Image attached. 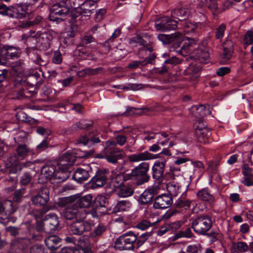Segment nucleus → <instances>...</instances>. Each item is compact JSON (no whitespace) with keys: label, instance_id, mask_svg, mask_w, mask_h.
Returning a JSON list of instances; mask_svg holds the SVG:
<instances>
[{"label":"nucleus","instance_id":"obj_47","mask_svg":"<svg viewBox=\"0 0 253 253\" xmlns=\"http://www.w3.org/2000/svg\"><path fill=\"white\" fill-rule=\"evenodd\" d=\"M25 194V188H21L17 190H16L13 193V198L12 201L14 205L15 204L14 203H20L23 198L24 197V194ZM16 205L18 206L17 204Z\"/></svg>","mask_w":253,"mask_h":253},{"label":"nucleus","instance_id":"obj_3","mask_svg":"<svg viewBox=\"0 0 253 253\" xmlns=\"http://www.w3.org/2000/svg\"><path fill=\"white\" fill-rule=\"evenodd\" d=\"M137 239V235L132 232H127L116 239L115 248L120 251L132 250Z\"/></svg>","mask_w":253,"mask_h":253},{"label":"nucleus","instance_id":"obj_42","mask_svg":"<svg viewBox=\"0 0 253 253\" xmlns=\"http://www.w3.org/2000/svg\"><path fill=\"white\" fill-rule=\"evenodd\" d=\"M123 178H124V175H117L115 177L111 179V185L112 186L111 191H116L117 189H118L119 187L124 184Z\"/></svg>","mask_w":253,"mask_h":253},{"label":"nucleus","instance_id":"obj_26","mask_svg":"<svg viewBox=\"0 0 253 253\" xmlns=\"http://www.w3.org/2000/svg\"><path fill=\"white\" fill-rule=\"evenodd\" d=\"M31 162L26 163H18L15 165H11L9 168H5L9 169L8 173L10 175L18 174L24 168H27L32 166Z\"/></svg>","mask_w":253,"mask_h":253},{"label":"nucleus","instance_id":"obj_61","mask_svg":"<svg viewBox=\"0 0 253 253\" xmlns=\"http://www.w3.org/2000/svg\"><path fill=\"white\" fill-rule=\"evenodd\" d=\"M4 214L2 213L0 214L1 216L0 217V222L3 224H7L8 222L10 221L11 220L14 222L15 220V218L13 217H11L10 215L11 214H9L8 212H6V210L4 212Z\"/></svg>","mask_w":253,"mask_h":253},{"label":"nucleus","instance_id":"obj_2","mask_svg":"<svg viewBox=\"0 0 253 253\" xmlns=\"http://www.w3.org/2000/svg\"><path fill=\"white\" fill-rule=\"evenodd\" d=\"M59 223L58 217L56 215L48 214L45 216L42 220L37 221L36 228L38 231H43L50 234L57 230Z\"/></svg>","mask_w":253,"mask_h":253},{"label":"nucleus","instance_id":"obj_19","mask_svg":"<svg viewBox=\"0 0 253 253\" xmlns=\"http://www.w3.org/2000/svg\"><path fill=\"white\" fill-rule=\"evenodd\" d=\"M155 158L152 154L148 151L130 155L127 157L130 162L137 163L140 161H146Z\"/></svg>","mask_w":253,"mask_h":253},{"label":"nucleus","instance_id":"obj_9","mask_svg":"<svg viewBox=\"0 0 253 253\" xmlns=\"http://www.w3.org/2000/svg\"><path fill=\"white\" fill-rule=\"evenodd\" d=\"M20 54V49L12 46L4 45L0 49V64L5 65L9 59L18 58Z\"/></svg>","mask_w":253,"mask_h":253},{"label":"nucleus","instance_id":"obj_63","mask_svg":"<svg viewBox=\"0 0 253 253\" xmlns=\"http://www.w3.org/2000/svg\"><path fill=\"white\" fill-rule=\"evenodd\" d=\"M120 34L121 30L119 29H117L112 34L111 38L105 42L104 45L108 48L107 50H109L110 48L109 42H112L115 38H117L120 35Z\"/></svg>","mask_w":253,"mask_h":253},{"label":"nucleus","instance_id":"obj_54","mask_svg":"<svg viewBox=\"0 0 253 253\" xmlns=\"http://www.w3.org/2000/svg\"><path fill=\"white\" fill-rule=\"evenodd\" d=\"M32 176L29 172H25L21 176L20 183L23 185L28 184L31 181Z\"/></svg>","mask_w":253,"mask_h":253},{"label":"nucleus","instance_id":"obj_51","mask_svg":"<svg viewBox=\"0 0 253 253\" xmlns=\"http://www.w3.org/2000/svg\"><path fill=\"white\" fill-rule=\"evenodd\" d=\"M24 70L22 64L20 62H17L12 67L11 73L13 76H18L22 73Z\"/></svg>","mask_w":253,"mask_h":253},{"label":"nucleus","instance_id":"obj_50","mask_svg":"<svg viewBox=\"0 0 253 253\" xmlns=\"http://www.w3.org/2000/svg\"><path fill=\"white\" fill-rule=\"evenodd\" d=\"M154 225V222H151L149 220L144 219L138 222L136 225V227L142 230H145L150 227H153Z\"/></svg>","mask_w":253,"mask_h":253},{"label":"nucleus","instance_id":"obj_59","mask_svg":"<svg viewBox=\"0 0 253 253\" xmlns=\"http://www.w3.org/2000/svg\"><path fill=\"white\" fill-rule=\"evenodd\" d=\"M207 5L213 14L215 15L218 10V5L216 0H207Z\"/></svg>","mask_w":253,"mask_h":253},{"label":"nucleus","instance_id":"obj_11","mask_svg":"<svg viewBox=\"0 0 253 253\" xmlns=\"http://www.w3.org/2000/svg\"><path fill=\"white\" fill-rule=\"evenodd\" d=\"M86 213L84 210L77 209L74 205H68L64 211L63 216L66 220H77L79 218H85Z\"/></svg>","mask_w":253,"mask_h":253},{"label":"nucleus","instance_id":"obj_31","mask_svg":"<svg viewBox=\"0 0 253 253\" xmlns=\"http://www.w3.org/2000/svg\"><path fill=\"white\" fill-rule=\"evenodd\" d=\"M69 177V173L68 170L58 168V170H55L51 181L56 180L55 182L60 183L66 180Z\"/></svg>","mask_w":253,"mask_h":253},{"label":"nucleus","instance_id":"obj_53","mask_svg":"<svg viewBox=\"0 0 253 253\" xmlns=\"http://www.w3.org/2000/svg\"><path fill=\"white\" fill-rule=\"evenodd\" d=\"M19 157L15 154L10 155L5 162V168H9L11 165H15L18 161Z\"/></svg>","mask_w":253,"mask_h":253},{"label":"nucleus","instance_id":"obj_46","mask_svg":"<svg viewBox=\"0 0 253 253\" xmlns=\"http://www.w3.org/2000/svg\"><path fill=\"white\" fill-rule=\"evenodd\" d=\"M179 186L177 183L174 182H170L167 184V189L171 197L176 196L178 194Z\"/></svg>","mask_w":253,"mask_h":253},{"label":"nucleus","instance_id":"obj_58","mask_svg":"<svg viewBox=\"0 0 253 253\" xmlns=\"http://www.w3.org/2000/svg\"><path fill=\"white\" fill-rule=\"evenodd\" d=\"M151 235V232H146L137 238L136 242L138 247L142 246Z\"/></svg>","mask_w":253,"mask_h":253},{"label":"nucleus","instance_id":"obj_32","mask_svg":"<svg viewBox=\"0 0 253 253\" xmlns=\"http://www.w3.org/2000/svg\"><path fill=\"white\" fill-rule=\"evenodd\" d=\"M189 11L185 8L175 9L171 11V17L177 19L179 21L186 20L189 16Z\"/></svg>","mask_w":253,"mask_h":253},{"label":"nucleus","instance_id":"obj_5","mask_svg":"<svg viewBox=\"0 0 253 253\" xmlns=\"http://www.w3.org/2000/svg\"><path fill=\"white\" fill-rule=\"evenodd\" d=\"M212 221L210 216L202 215L195 218L192 223V227L197 234L205 235L212 226Z\"/></svg>","mask_w":253,"mask_h":253},{"label":"nucleus","instance_id":"obj_16","mask_svg":"<svg viewBox=\"0 0 253 253\" xmlns=\"http://www.w3.org/2000/svg\"><path fill=\"white\" fill-rule=\"evenodd\" d=\"M108 173V171L107 170H98L90 180L92 187L95 188L103 186L106 182Z\"/></svg>","mask_w":253,"mask_h":253},{"label":"nucleus","instance_id":"obj_34","mask_svg":"<svg viewBox=\"0 0 253 253\" xmlns=\"http://www.w3.org/2000/svg\"><path fill=\"white\" fill-rule=\"evenodd\" d=\"M96 2L92 0L84 1L81 4V7L84 11V16H89L96 8Z\"/></svg>","mask_w":253,"mask_h":253},{"label":"nucleus","instance_id":"obj_23","mask_svg":"<svg viewBox=\"0 0 253 253\" xmlns=\"http://www.w3.org/2000/svg\"><path fill=\"white\" fill-rule=\"evenodd\" d=\"M55 34L52 31L41 32L39 35V42L43 44L44 46H49L50 42L55 37Z\"/></svg>","mask_w":253,"mask_h":253},{"label":"nucleus","instance_id":"obj_30","mask_svg":"<svg viewBox=\"0 0 253 253\" xmlns=\"http://www.w3.org/2000/svg\"><path fill=\"white\" fill-rule=\"evenodd\" d=\"M193 115L198 118H202L210 113L209 106L200 105L192 107Z\"/></svg>","mask_w":253,"mask_h":253},{"label":"nucleus","instance_id":"obj_60","mask_svg":"<svg viewBox=\"0 0 253 253\" xmlns=\"http://www.w3.org/2000/svg\"><path fill=\"white\" fill-rule=\"evenodd\" d=\"M4 214L2 213L0 214L1 216L0 217V222L3 224H7L8 222L10 221L11 220L14 222L15 220V218L13 217H11L10 215L11 214H9L8 212H6V210L4 212Z\"/></svg>","mask_w":253,"mask_h":253},{"label":"nucleus","instance_id":"obj_62","mask_svg":"<svg viewBox=\"0 0 253 253\" xmlns=\"http://www.w3.org/2000/svg\"><path fill=\"white\" fill-rule=\"evenodd\" d=\"M233 51L223 49V52L220 54L221 62L224 63L228 61L231 57Z\"/></svg>","mask_w":253,"mask_h":253},{"label":"nucleus","instance_id":"obj_37","mask_svg":"<svg viewBox=\"0 0 253 253\" xmlns=\"http://www.w3.org/2000/svg\"><path fill=\"white\" fill-rule=\"evenodd\" d=\"M179 32H176L171 35L159 34L158 36V39L164 44H169L174 42L177 36H179Z\"/></svg>","mask_w":253,"mask_h":253},{"label":"nucleus","instance_id":"obj_55","mask_svg":"<svg viewBox=\"0 0 253 253\" xmlns=\"http://www.w3.org/2000/svg\"><path fill=\"white\" fill-rule=\"evenodd\" d=\"M193 233L189 227L186 228L184 231H179L176 234V238L185 237L190 238L192 237Z\"/></svg>","mask_w":253,"mask_h":253},{"label":"nucleus","instance_id":"obj_7","mask_svg":"<svg viewBox=\"0 0 253 253\" xmlns=\"http://www.w3.org/2000/svg\"><path fill=\"white\" fill-rule=\"evenodd\" d=\"M0 14L7 15L13 18L22 19L29 14L26 13L23 8L19 5L7 7L3 4H0Z\"/></svg>","mask_w":253,"mask_h":253},{"label":"nucleus","instance_id":"obj_21","mask_svg":"<svg viewBox=\"0 0 253 253\" xmlns=\"http://www.w3.org/2000/svg\"><path fill=\"white\" fill-rule=\"evenodd\" d=\"M179 63V60L175 56H172L169 59L164 60V64L160 68H157V72L161 75L164 74L168 72V70L172 67V65H175Z\"/></svg>","mask_w":253,"mask_h":253},{"label":"nucleus","instance_id":"obj_43","mask_svg":"<svg viewBox=\"0 0 253 253\" xmlns=\"http://www.w3.org/2000/svg\"><path fill=\"white\" fill-rule=\"evenodd\" d=\"M203 164L200 161L192 162L190 160V162L187 164V168H185V171L188 173H193L195 171V168H202Z\"/></svg>","mask_w":253,"mask_h":253},{"label":"nucleus","instance_id":"obj_1","mask_svg":"<svg viewBox=\"0 0 253 253\" xmlns=\"http://www.w3.org/2000/svg\"><path fill=\"white\" fill-rule=\"evenodd\" d=\"M149 169V164L146 162L140 163L133 169L131 172L124 174V178L126 180L132 179L136 180V184L140 185L147 182L150 179L148 174Z\"/></svg>","mask_w":253,"mask_h":253},{"label":"nucleus","instance_id":"obj_4","mask_svg":"<svg viewBox=\"0 0 253 253\" xmlns=\"http://www.w3.org/2000/svg\"><path fill=\"white\" fill-rule=\"evenodd\" d=\"M71 6V0H61L58 3L53 5L50 10V18L54 21L55 19H59L58 16L63 17L70 14Z\"/></svg>","mask_w":253,"mask_h":253},{"label":"nucleus","instance_id":"obj_52","mask_svg":"<svg viewBox=\"0 0 253 253\" xmlns=\"http://www.w3.org/2000/svg\"><path fill=\"white\" fill-rule=\"evenodd\" d=\"M42 18L40 16H38L33 21H28L22 23L19 25V27L22 28H27L34 25L39 24L42 20Z\"/></svg>","mask_w":253,"mask_h":253},{"label":"nucleus","instance_id":"obj_36","mask_svg":"<svg viewBox=\"0 0 253 253\" xmlns=\"http://www.w3.org/2000/svg\"><path fill=\"white\" fill-rule=\"evenodd\" d=\"M107 226L103 223H99L90 233V237L92 238L101 237L106 231Z\"/></svg>","mask_w":253,"mask_h":253},{"label":"nucleus","instance_id":"obj_57","mask_svg":"<svg viewBox=\"0 0 253 253\" xmlns=\"http://www.w3.org/2000/svg\"><path fill=\"white\" fill-rule=\"evenodd\" d=\"M30 253H47L45 248L41 245H34L30 249Z\"/></svg>","mask_w":253,"mask_h":253},{"label":"nucleus","instance_id":"obj_49","mask_svg":"<svg viewBox=\"0 0 253 253\" xmlns=\"http://www.w3.org/2000/svg\"><path fill=\"white\" fill-rule=\"evenodd\" d=\"M74 202V196L64 197L59 199L57 202V205L60 207H64L68 205H71Z\"/></svg>","mask_w":253,"mask_h":253},{"label":"nucleus","instance_id":"obj_56","mask_svg":"<svg viewBox=\"0 0 253 253\" xmlns=\"http://www.w3.org/2000/svg\"><path fill=\"white\" fill-rule=\"evenodd\" d=\"M191 201L186 200L184 198H181L178 200L176 203V207L178 208H183L185 209L189 208Z\"/></svg>","mask_w":253,"mask_h":253},{"label":"nucleus","instance_id":"obj_33","mask_svg":"<svg viewBox=\"0 0 253 253\" xmlns=\"http://www.w3.org/2000/svg\"><path fill=\"white\" fill-rule=\"evenodd\" d=\"M100 142V139L98 137L91 135V133H88V135H82L77 140V143H82L84 145H86L88 143L94 144V143H99Z\"/></svg>","mask_w":253,"mask_h":253},{"label":"nucleus","instance_id":"obj_27","mask_svg":"<svg viewBox=\"0 0 253 253\" xmlns=\"http://www.w3.org/2000/svg\"><path fill=\"white\" fill-rule=\"evenodd\" d=\"M55 170L56 168L54 165L50 164L46 165L42 168L41 176L51 181Z\"/></svg>","mask_w":253,"mask_h":253},{"label":"nucleus","instance_id":"obj_48","mask_svg":"<svg viewBox=\"0 0 253 253\" xmlns=\"http://www.w3.org/2000/svg\"><path fill=\"white\" fill-rule=\"evenodd\" d=\"M40 78V75L36 73L34 74L29 75L28 76L25 80H23L26 85L31 84L33 85H36L39 82V80Z\"/></svg>","mask_w":253,"mask_h":253},{"label":"nucleus","instance_id":"obj_40","mask_svg":"<svg viewBox=\"0 0 253 253\" xmlns=\"http://www.w3.org/2000/svg\"><path fill=\"white\" fill-rule=\"evenodd\" d=\"M197 195L198 198L202 201L212 203L214 201L213 196L206 189H203L198 192Z\"/></svg>","mask_w":253,"mask_h":253},{"label":"nucleus","instance_id":"obj_25","mask_svg":"<svg viewBox=\"0 0 253 253\" xmlns=\"http://www.w3.org/2000/svg\"><path fill=\"white\" fill-rule=\"evenodd\" d=\"M165 163L162 162H156L152 168V176L154 179L160 180L163 177Z\"/></svg>","mask_w":253,"mask_h":253},{"label":"nucleus","instance_id":"obj_38","mask_svg":"<svg viewBox=\"0 0 253 253\" xmlns=\"http://www.w3.org/2000/svg\"><path fill=\"white\" fill-rule=\"evenodd\" d=\"M102 67L96 69H91L89 68H85L77 72V75L79 77H84L87 76H91L97 74L100 71H102Z\"/></svg>","mask_w":253,"mask_h":253},{"label":"nucleus","instance_id":"obj_64","mask_svg":"<svg viewBox=\"0 0 253 253\" xmlns=\"http://www.w3.org/2000/svg\"><path fill=\"white\" fill-rule=\"evenodd\" d=\"M244 41L246 44L245 46V48H246L248 45L253 42V32L250 31H248L244 36Z\"/></svg>","mask_w":253,"mask_h":253},{"label":"nucleus","instance_id":"obj_10","mask_svg":"<svg viewBox=\"0 0 253 253\" xmlns=\"http://www.w3.org/2000/svg\"><path fill=\"white\" fill-rule=\"evenodd\" d=\"M178 21L168 17H163L156 21L155 27L157 30L165 32L177 28Z\"/></svg>","mask_w":253,"mask_h":253},{"label":"nucleus","instance_id":"obj_13","mask_svg":"<svg viewBox=\"0 0 253 253\" xmlns=\"http://www.w3.org/2000/svg\"><path fill=\"white\" fill-rule=\"evenodd\" d=\"M14 98L21 100L26 98L31 97V96H26V92L27 91V85L22 79L18 78L14 80Z\"/></svg>","mask_w":253,"mask_h":253},{"label":"nucleus","instance_id":"obj_20","mask_svg":"<svg viewBox=\"0 0 253 253\" xmlns=\"http://www.w3.org/2000/svg\"><path fill=\"white\" fill-rule=\"evenodd\" d=\"M46 247L51 251H54L61 246V239L56 235L49 236L44 240Z\"/></svg>","mask_w":253,"mask_h":253},{"label":"nucleus","instance_id":"obj_44","mask_svg":"<svg viewBox=\"0 0 253 253\" xmlns=\"http://www.w3.org/2000/svg\"><path fill=\"white\" fill-rule=\"evenodd\" d=\"M26 245L25 238H16L11 242V246L14 248L23 250Z\"/></svg>","mask_w":253,"mask_h":253},{"label":"nucleus","instance_id":"obj_14","mask_svg":"<svg viewBox=\"0 0 253 253\" xmlns=\"http://www.w3.org/2000/svg\"><path fill=\"white\" fill-rule=\"evenodd\" d=\"M159 186L154 185L153 186L146 189L139 196L138 202L141 205H147L150 204L154 196L158 194Z\"/></svg>","mask_w":253,"mask_h":253},{"label":"nucleus","instance_id":"obj_18","mask_svg":"<svg viewBox=\"0 0 253 253\" xmlns=\"http://www.w3.org/2000/svg\"><path fill=\"white\" fill-rule=\"evenodd\" d=\"M201 120H198L199 125L196 126V136L197 138L198 141L201 143H206L209 142V139L211 135L210 131L207 128L204 127H202L200 125L201 124Z\"/></svg>","mask_w":253,"mask_h":253},{"label":"nucleus","instance_id":"obj_22","mask_svg":"<svg viewBox=\"0 0 253 253\" xmlns=\"http://www.w3.org/2000/svg\"><path fill=\"white\" fill-rule=\"evenodd\" d=\"M18 206L11 200H5L3 202L0 201V214L4 213L6 210V212H8L9 214L14 213L17 209Z\"/></svg>","mask_w":253,"mask_h":253},{"label":"nucleus","instance_id":"obj_17","mask_svg":"<svg viewBox=\"0 0 253 253\" xmlns=\"http://www.w3.org/2000/svg\"><path fill=\"white\" fill-rule=\"evenodd\" d=\"M92 196L86 195L82 197L74 196V202L73 204L74 207L83 210L84 208H88L92 204Z\"/></svg>","mask_w":253,"mask_h":253},{"label":"nucleus","instance_id":"obj_29","mask_svg":"<svg viewBox=\"0 0 253 253\" xmlns=\"http://www.w3.org/2000/svg\"><path fill=\"white\" fill-rule=\"evenodd\" d=\"M93 124L92 121H90L88 123H86L85 120H82L77 123L75 125H73L70 128H68L66 129V132L67 133H71L73 131H76L78 129H87L90 126H91Z\"/></svg>","mask_w":253,"mask_h":253},{"label":"nucleus","instance_id":"obj_6","mask_svg":"<svg viewBox=\"0 0 253 253\" xmlns=\"http://www.w3.org/2000/svg\"><path fill=\"white\" fill-rule=\"evenodd\" d=\"M121 152V150L117 147L115 141L108 140L106 142L104 154L106 155V159L108 162L113 164H116L118 160L123 157Z\"/></svg>","mask_w":253,"mask_h":253},{"label":"nucleus","instance_id":"obj_35","mask_svg":"<svg viewBox=\"0 0 253 253\" xmlns=\"http://www.w3.org/2000/svg\"><path fill=\"white\" fill-rule=\"evenodd\" d=\"M116 192L120 197L126 198L132 195L133 193V190L131 187L124 184L117 189Z\"/></svg>","mask_w":253,"mask_h":253},{"label":"nucleus","instance_id":"obj_45","mask_svg":"<svg viewBox=\"0 0 253 253\" xmlns=\"http://www.w3.org/2000/svg\"><path fill=\"white\" fill-rule=\"evenodd\" d=\"M201 62H206L209 57V54L206 49H196L193 52Z\"/></svg>","mask_w":253,"mask_h":253},{"label":"nucleus","instance_id":"obj_24","mask_svg":"<svg viewBox=\"0 0 253 253\" xmlns=\"http://www.w3.org/2000/svg\"><path fill=\"white\" fill-rule=\"evenodd\" d=\"M91 171L81 168H78L74 172L73 178L79 182L86 180L90 176Z\"/></svg>","mask_w":253,"mask_h":253},{"label":"nucleus","instance_id":"obj_41","mask_svg":"<svg viewBox=\"0 0 253 253\" xmlns=\"http://www.w3.org/2000/svg\"><path fill=\"white\" fill-rule=\"evenodd\" d=\"M16 151L19 158L22 160L28 155L30 152V149L25 144H19L16 148Z\"/></svg>","mask_w":253,"mask_h":253},{"label":"nucleus","instance_id":"obj_12","mask_svg":"<svg viewBox=\"0 0 253 253\" xmlns=\"http://www.w3.org/2000/svg\"><path fill=\"white\" fill-rule=\"evenodd\" d=\"M49 200V190L46 187H42L38 193L31 197L32 203L38 206H44Z\"/></svg>","mask_w":253,"mask_h":253},{"label":"nucleus","instance_id":"obj_8","mask_svg":"<svg viewBox=\"0 0 253 253\" xmlns=\"http://www.w3.org/2000/svg\"><path fill=\"white\" fill-rule=\"evenodd\" d=\"M84 218H79L71 223H68L69 230L71 233L76 235H82L84 232L91 229V224Z\"/></svg>","mask_w":253,"mask_h":253},{"label":"nucleus","instance_id":"obj_28","mask_svg":"<svg viewBox=\"0 0 253 253\" xmlns=\"http://www.w3.org/2000/svg\"><path fill=\"white\" fill-rule=\"evenodd\" d=\"M156 55L153 54L150 57H149L143 60L132 61L127 65V67L130 69H134L138 68L140 65L142 66H145L148 64H153Z\"/></svg>","mask_w":253,"mask_h":253},{"label":"nucleus","instance_id":"obj_39","mask_svg":"<svg viewBox=\"0 0 253 253\" xmlns=\"http://www.w3.org/2000/svg\"><path fill=\"white\" fill-rule=\"evenodd\" d=\"M108 201L105 196L98 195L93 201V206L97 209L104 208L108 206Z\"/></svg>","mask_w":253,"mask_h":253},{"label":"nucleus","instance_id":"obj_15","mask_svg":"<svg viewBox=\"0 0 253 253\" xmlns=\"http://www.w3.org/2000/svg\"><path fill=\"white\" fill-rule=\"evenodd\" d=\"M172 204V197L168 194H162L155 198L153 207L156 209H165L169 208Z\"/></svg>","mask_w":253,"mask_h":253}]
</instances>
